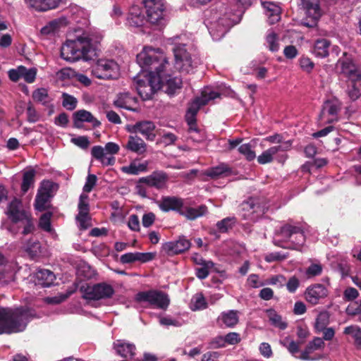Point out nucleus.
<instances>
[{"mask_svg":"<svg viewBox=\"0 0 361 361\" xmlns=\"http://www.w3.org/2000/svg\"><path fill=\"white\" fill-rule=\"evenodd\" d=\"M235 8L228 11L225 6L219 10H212L205 20V25L215 41L220 40L228 30L240 20L243 10L252 4V0H234Z\"/></svg>","mask_w":361,"mask_h":361,"instance_id":"obj_1","label":"nucleus"},{"mask_svg":"<svg viewBox=\"0 0 361 361\" xmlns=\"http://www.w3.org/2000/svg\"><path fill=\"white\" fill-rule=\"evenodd\" d=\"M100 37L83 32L74 39H68L61 49V56L69 62L82 59L89 61L97 55V44Z\"/></svg>","mask_w":361,"mask_h":361,"instance_id":"obj_2","label":"nucleus"},{"mask_svg":"<svg viewBox=\"0 0 361 361\" xmlns=\"http://www.w3.org/2000/svg\"><path fill=\"white\" fill-rule=\"evenodd\" d=\"M32 317L33 314L27 308L0 307V334L24 331Z\"/></svg>","mask_w":361,"mask_h":361,"instance_id":"obj_3","label":"nucleus"},{"mask_svg":"<svg viewBox=\"0 0 361 361\" xmlns=\"http://www.w3.org/2000/svg\"><path fill=\"white\" fill-rule=\"evenodd\" d=\"M169 43L173 45L172 49L175 58V68L180 73H190L200 64V59L191 55L185 48L188 39L185 35L176 36L169 39Z\"/></svg>","mask_w":361,"mask_h":361,"instance_id":"obj_4","label":"nucleus"},{"mask_svg":"<svg viewBox=\"0 0 361 361\" xmlns=\"http://www.w3.org/2000/svg\"><path fill=\"white\" fill-rule=\"evenodd\" d=\"M137 62L142 68V72L154 73L161 75L168 60L160 49L145 47L137 55Z\"/></svg>","mask_w":361,"mask_h":361,"instance_id":"obj_5","label":"nucleus"},{"mask_svg":"<svg viewBox=\"0 0 361 361\" xmlns=\"http://www.w3.org/2000/svg\"><path fill=\"white\" fill-rule=\"evenodd\" d=\"M274 243L283 248L299 250L304 244L305 237L301 227L286 224L276 231Z\"/></svg>","mask_w":361,"mask_h":361,"instance_id":"obj_6","label":"nucleus"},{"mask_svg":"<svg viewBox=\"0 0 361 361\" xmlns=\"http://www.w3.org/2000/svg\"><path fill=\"white\" fill-rule=\"evenodd\" d=\"M6 214L13 224L22 228L21 233L24 235L35 231V224L31 214L25 209L20 200L14 198L8 205Z\"/></svg>","mask_w":361,"mask_h":361,"instance_id":"obj_7","label":"nucleus"},{"mask_svg":"<svg viewBox=\"0 0 361 361\" xmlns=\"http://www.w3.org/2000/svg\"><path fill=\"white\" fill-rule=\"evenodd\" d=\"M134 86L143 100L152 99L154 94L161 87V75L154 73H139L133 79Z\"/></svg>","mask_w":361,"mask_h":361,"instance_id":"obj_8","label":"nucleus"},{"mask_svg":"<svg viewBox=\"0 0 361 361\" xmlns=\"http://www.w3.org/2000/svg\"><path fill=\"white\" fill-rule=\"evenodd\" d=\"M240 207L241 216L252 221L259 219L269 209L265 200L259 197H250L243 201Z\"/></svg>","mask_w":361,"mask_h":361,"instance_id":"obj_9","label":"nucleus"},{"mask_svg":"<svg viewBox=\"0 0 361 361\" xmlns=\"http://www.w3.org/2000/svg\"><path fill=\"white\" fill-rule=\"evenodd\" d=\"M135 301L154 308L166 310L170 303L167 294L157 290L140 291L135 295Z\"/></svg>","mask_w":361,"mask_h":361,"instance_id":"obj_10","label":"nucleus"},{"mask_svg":"<svg viewBox=\"0 0 361 361\" xmlns=\"http://www.w3.org/2000/svg\"><path fill=\"white\" fill-rule=\"evenodd\" d=\"M91 72L99 79H116L119 75V66L112 59H100L92 66Z\"/></svg>","mask_w":361,"mask_h":361,"instance_id":"obj_11","label":"nucleus"},{"mask_svg":"<svg viewBox=\"0 0 361 361\" xmlns=\"http://www.w3.org/2000/svg\"><path fill=\"white\" fill-rule=\"evenodd\" d=\"M80 291L82 293L84 298L94 300L111 298L114 294L113 286L105 282L92 286H82Z\"/></svg>","mask_w":361,"mask_h":361,"instance_id":"obj_12","label":"nucleus"},{"mask_svg":"<svg viewBox=\"0 0 361 361\" xmlns=\"http://www.w3.org/2000/svg\"><path fill=\"white\" fill-rule=\"evenodd\" d=\"M120 149L118 144L109 142L104 147L99 145L94 146L91 149L92 156L99 161L103 166H113L116 162L114 154H116Z\"/></svg>","mask_w":361,"mask_h":361,"instance_id":"obj_13","label":"nucleus"},{"mask_svg":"<svg viewBox=\"0 0 361 361\" xmlns=\"http://www.w3.org/2000/svg\"><path fill=\"white\" fill-rule=\"evenodd\" d=\"M143 4L150 23L158 25L165 24V4L164 0H143Z\"/></svg>","mask_w":361,"mask_h":361,"instance_id":"obj_14","label":"nucleus"},{"mask_svg":"<svg viewBox=\"0 0 361 361\" xmlns=\"http://www.w3.org/2000/svg\"><path fill=\"white\" fill-rule=\"evenodd\" d=\"M300 2L306 13V18L302 20L301 24L307 27H314L322 16L319 0H300Z\"/></svg>","mask_w":361,"mask_h":361,"instance_id":"obj_15","label":"nucleus"},{"mask_svg":"<svg viewBox=\"0 0 361 361\" xmlns=\"http://www.w3.org/2000/svg\"><path fill=\"white\" fill-rule=\"evenodd\" d=\"M340 105L338 101L328 100L324 102L319 120L322 124L332 123L338 120Z\"/></svg>","mask_w":361,"mask_h":361,"instance_id":"obj_16","label":"nucleus"},{"mask_svg":"<svg viewBox=\"0 0 361 361\" xmlns=\"http://www.w3.org/2000/svg\"><path fill=\"white\" fill-rule=\"evenodd\" d=\"M337 68H340V73L350 80H355L361 78V72L357 66L353 63L352 59L346 56L338 61Z\"/></svg>","mask_w":361,"mask_h":361,"instance_id":"obj_17","label":"nucleus"},{"mask_svg":"<svg viewBox=\"0 0 361 361\" xmlns=\"http://www.w3.org/2000/svg\"><path fill=\"white\" fill-rule=\"evenodd\" d=\"M328 295L327 288L321 283H315L307 288L305 298L309 303L315 305Z\"/></svg>","mask_w":361,"mask_h":361,"instance_id":"obj_18","label":"nucleus"},{"mask_svg":"<svg viewBox=\"0 0 361 361\" xmlns=\"http://www.w3.org/2000/svg\"><path fill=\"white\" fill-rule=\"evenodd\" d=\"M331 269L338 273L342 279L350 275V265L349 259L345 254H338L329 259Z\"/></svg>","mask_w":361,"mask_h":361,"instance_id":"obj_19","label":"nucleus"},{"mask_svg":"<svg viewBox=\"0 0 361 361\" xmlns=\"http://www.w3.org/2000/svg\"><path fill=\"white\" fill-rule=\"evenodd\" d=\"M220 94H221L215 91L209 90H204L200 97H196L190 103L187 111L197 114L200 106L208 104L212 100L219 98Z\"/></svg>","mask_w":361,"mask_h":361,"instance_id":"obj_20","label":"nucleus"},{"mask_svg":"<svg viewBox=\"0 0 361 361\" xmlns=\"http://www.w3.org/2000/svg\"><path fill=\"white\" fill-rule=\"evenodd\" d=\"M15 263L7 260L0 253V286H4L14 279Z\"/></svg>","mask_w":361,"mask_h":361,"instance_id":"obj_21","label":"nucleus"},{"mask_svg":"<svg viewBox=\"0 0 361 361\" xmlns=\"http://www.w3.org/2000/svg\"><path fill=\"white\" fill-rule=\"evenodd\" d=\"M168 180L167 174L162 171H154L151 175L140 178V183H143L149 187L161 189L165 187Z\"/></svg>","mask_w":361,"mask_h":361,"instance_id":"obj_22","label":"nucleus"},{"mask_svg":"<svg viewBox=\"0 0 361 361\" xmlns=\"http://www.w3.org/2000/svg\"><path fill=\"white\" fill-rule=\"evenodd\" d=\"M183 199L175 196L164 197L161 200L159 207L163 212L175 211L180 214L184 205Z\"/></svg>","mask_w":361,"mask_h":361,"instance_id":"obj_23","label":"nucleus"},{"mask_svg":"<svg viewBox=\"0 0 361 361\" xmlns=\"http://www.w3.org/2000/svg\"><path fill=\"white\" fill-rule=\"evenodd\" d=\"M113 348L116 353L123 358H133L135 355L136 347L126 340L118 339L114 342Z\"/></svg>","mask_w":361,"mask_h":361,"instance_id":"obj_24","label":"nucleus"},{"mask_svg":"<svg viewBox=\"0 0 361 361\" xmlns=\"http://www.w3.org/2000/svg\"><path fill=\"white\" fill-rule=\"evenodd\" d=\"M290 149V144L286 142L281 146H273L264 150L257 157V162L259 164L271 163L279 152H285Z\"/></svg>","mask_w":361,"mask_h":361,"instance_id":"obj_25","label":"nucleus"},{"mask_svg":"<svg viewBox=\"0 0 361 361\" xmlns=\"http://www.w3.org/2000/svg\"><path fill=\"white\" fill-rule=\"evenodd\" d=\"M127 23L132 27H141L146 22V18L142 8L139 6H133L128 14Z\"/></svg>","mask_w":361,"mask_h":361,"instance_id":"obj_26","label":"nucleus"},{"mask_svg":"<svg viewBox=\"0 0 361 361\" xmlns=\"http://www.w3.org/2000/svg\"><path fill=\"white\" fill-rule=\"evenodd\" d=\"M133 129L135 133L142 134L148 140L152 141L156 137L154 133L155 125L152 121H143L137 122L133 126Z\"/></svg>","mask_w":361,"mask_h":361,"instance_id":"obj_27","label":"nucleus"},{"mask_svg":"<svg viewBox=\"0 0 361 361\" xmlns=\"http://www.w3.org/2000/svg\"><path fill=\"white\" fill-rule=\"evenodd\" d=\"M74 126L76 128H80L83 122L91 123L93 127H98L101 123L95 118L92 114L86 110H78L73 114Z\"/></svg>","mask_w":361,"mask_h":361,"instance_id":"obj_28","label":"nucleus"},{"mask_svg":"<svg viewBox=\"0 0 361 361\" xmlns=\"http://www.w3.org/2000/svg\"><path fill=\"white\" fill-rule=\"evenodd\" d=\"M190 242L185 238H180L178 240L168 242L164 244V249L169 254H178L188 250Z\"/></svg>","mask_w":361,"mask_h":361,"instance_id":"obj_29","label":"nucleus"},{"mask_svg":"<svg viewBox=\"0 0 361 361\" xmlns=\"http://www.w3.org/2000/svg\"><path fill=\"white\" fill-rule=\"evenodd\" d=\"M34 278L35 283L43 287H49L56 279L54 274L46 269H38L35 273Z\"/></svg>","mask_w":361,"mask_h":361,"instance_id":"obj_30","label":"nucleus"},{"mask_svg":"<svg viewBox=\"0 0 361 361\" xmlns=\"http://www.w3.org/2000/svg\"><path fill=\"white\" fill-rule=\"evenodd\" d=\"M163 82L161 86L165 88V92L169 96H173L178 90H180L182 87V80L179 77H171L169 75L164 78V75L161 73Z\"/></svg>","mask_w":361,"mask_h":361,"instance_id":"obj_31","label":"nucleus"},{"mask_svg":"<svg viewBox=\"0 0 361 361\" xmlns=\"http://www.w3.org/2000/svg\"><path fill=\"white\" fill-rule=\"evenodd\" d=\"M217 322L228 328H233L239 322V312L235 310L224 311L219 315Z\"/></svg>","mask_w":361,"mask_h":361,"instance_id":"obj_32","label":"nucleus"},{"mask_svg":"<svg viewBox=\"0 0 361 361\" xmlns=\"http://www.w3.org/2000/svg\"><path fill=\"white\" fill-rule=\"evenodd\" d=\"M126 149L137 154H142L146 152L147 145L144 140L137 135H130Z\"/></svg>","mask_w":361,"mask_h":361,"instance_id":"obj_33","label":"nucleus"},{"mask_svg":"<svg viewBox=\"0 0 361 361\" xmlns=\"http://www.w3.org/2000/svg\"><path fill=\"white\" fill-rule=\"evenodd\" d=\"M265 15L269 24H274L281 19V8L271 2L262 3Z\"/></svg>","mask_w":361,"mask_h":361,"instance_id":"obj_34","label":"nucleus"},{"mask_svg":"<svg viewBox=\"0 0 361 361\" xmlns=\"http://www.w3.org/2000/svg\"><path fill=\"white\" fill-rule=\"evenodd\" d=\"M331 42L329 40L321 38L314 42L312 54L318 58H325L329 56Z\"/></svg>","mask_w":361,"mask_h":361,"instance_id":"obj_35","label":"nucleus"},{"mask_svg":"<svg viewBox=\"0 0 361 361\" xmlns=\"http://www.w3.org/2000/svg\"><path fill=\"white\" fill-rule=\"evenodd\" d=\"M207 212V208L204 205H200L197 208H193L183 205V209L180 215H182L189 220H195L202 216Z\"/></svg>","mask_w":361,"mask_h":361,"instance_id":"obj_36","label":"nucleus"},{"mask_svg":"<svg viewBox=\"0 0 361 361\" xmlns=\"http://www.w3.org/2000/svg\"><path fill=\"white\" fill-rule=\"evenodd\" d=\"M61 0H29V5L38 11H46L56 8Z\"/></svg>","mask_w":361,"mask_h":361,"instance_id":"obj_37","label":"nucleus"},{"mask_svg":"<svg viewBox=\"0 0 361 361\" xmlns=\"http://www.w3.org/2000/svg\"><path fill=\"white\" fill-rule=\"evenodd\" d=\"M231 173V170L227 165L224 164L212 167L205 171L204 174L210 177L212 179H216L221 177L227 176Z\"/></svg>","mask_w":361,"mask_h":361,"instance_id":"obj_38","label":"nucleus"},{"mask_svg":"<svg viewBox=\"0 0 361 361\" xmlns=\"http://www.w3.org/2000/svg\"><path fill=\"white\" fill-rule=\"evenodd\" d=\"M149 166V161H145L142 163L136 164L132 162L128 166H125L121 168V171L127 174L130 175H138L140 173L147 171Z\"/></svg>","mask_w":361,"mask_h":361,"instance_id":"obj_39","label":"nucleus"},{"mask_svg":"<svg viewBox=\"0 0 361 361\" xmlns=\"http://www.w3.org/2000/svg\"><path fill=\"white\" fill-rule=\"evenodd\" d=\"M267 315L270 324L280 330H284L287 328L288 324L274 310L269 309L267 310Z\"/></svg>","mask_w":361,"mask_h":361,"instance_id":"obj_40","label":"nucleus"},{"mask_svg":"<svg viewBox=\"0 0 361 361\" xmlns=\"http://www.w3.org/2000/svg\"><path fill=\"white\" fill-rule=\"evenodd\" d=\"M135 102V98L132 97L129 93L123 92L118 95L117 99L114 101V105L118 108L135 111V109L130 106V103Z\"/></svg>","mask_w":361,"mask_h":361,"instance_id":"obj_41","label":"nucleus"},{"mask_svg":"<svg viewBox=\"0 0 361 361\" xmlns=\"http://www.w3.org/2000/svg\"><path fill=\"white\" fill-rule=\"evenodd\" d=\"M207 307V302L202 293H197L191 299L190 309L192 311L204 310Z\"/></svg>","mask_w":361,"mask_h":361,"instance_id":"obj_42","label":"nucleus"},{"mask_svg":"<svg viewBox=\"0 0 361 361\" xmlns=\"http://www.w3.org/2000/svg\"><path fill=\"white\" fill-rule=\"evenodd\" d=\"M329 313L326 311H322L316 318L314 328L317 332H322L329 324Z\"/></svg>","mask_w":361,"mask_h":361,"instance_id":"obj_43","label":"nucleus"},{"mask_svg":"<svg viewBox=\"0 0 361 361\" xmlns=\"http://www.w3.org/2000/svg\"><path fill=\"white\" fill-rule=\"evenodd\" d=\"M40 243L37 240H30L23 246V249L32 258L37 257L40 253Z\"/></svg>","mask_w":361,"mask_h":361,"instance_id":"obj_44","label":"nucleus"},{"mask_svg":"<svg viewBox=\"0 0 361 361\" xmlns=\"http://www.w3.org/2000/svg\"><path fill=\"white\" fill-rule=\"evenodd\" d=\"M348 85V94L352 100H356L361 96V80L360 78L350 80Z\"/></svg>","mask_w":361,"mask_h":361,"instance_id":"obj_45","label":"nucleus"},{"mask_svg":"<svg viewBox=\"0 0 361 361\" xmlns=\"http://www.w3.org/2000/svg\"><path fill=\"white\" fill-rule=\"evenodd\" d=\"M35 176V171L34 169H29L24 172L21 184V190L24 193H25L30 187L33 186Z\"/></svg>","mask_w":361,"mask_h":361,"instance_id":"obj_46","label":"nucleus"},{"mask_svg":"<svg viewBox=\"0 0 361 361\" xmlns=\"http://www.w3.org/2000/svg\"><path fill=\"white\" fill-rule=\"evenodd\" d=\"M254 147V145L251 143L243 144L238 147V152L243 155L247 161H250L256 158Z\"/></svg>","mask_w":361,"mask_h":361,"instance_id":"obj_47","label":"nucleus"},{"mask_svg":"<svg viewBox=\"0 0 361 361\" xmlns=\"http://www.w3.org/2000/svg\"><path fill=\"white\" fill-rule=\"evenodd\" d=\"M32 98L35 102H39L44 105L50 102V97L48 94V90L45 88H38L32 93Z\"/></svg>","mask_w":361,"mask_h":361,"instance_id":"obj_48","label":"nucleus"},{"mask_svg":"<svg viewBox=\"0 0 361 361\" xmlns=\"http://www.w3.org/2000/svg\"><path fill=\"white\" fill-rule=\"evenodd\" d=\"M50 197V196L47 195L46 194L38 192L35 197V209L39 212L45 210L47 208V204Z\"/></svg>","mask_w":361,"mask_h":361,"instance_id":"obj_49","label":"nucleus"},{"mask_svg":"<svg viewBox=\"0 0 361 361\" xmlns=\"http://www.w3.org/2000/svg\"><path fill=\"white\" fill-rule=\"evenodd\" d=\"M62 25V21L54 20L50 21L47 25L41 29V33L43 35H53L58 32Z\"/></svg>","mask_w":361,"mask_h":361,"instance_id":"obj_50","label":"nucleus"},{"mask_svg":"<svg viewBox=\"0 0 361 361\" xmlns=\"http://www.w3.org/2000/svg\"><path fill=\"white\" fill-rule=\"evenodd\" d=\"M214 263L208 260L204 265L201 266V267L195 269V275L200 279H206L209 274V269L213 267Z\"/></svg>","mask_w":361,"mask_h":361,"instance_id":"obj_51","label":"nucleus"},{"mask_svg":"<svg viewBox=\"0 0 361 361\" xmlns=\"http://www.w3.org/2000/svg\"><path fill=\"white\" fill-rule=\"evenodd\" d=\"M266 42L270 51H277L279 50L278 37L273 31L269 32L266 37Z\"/></svg>","mask_w":361,"mask_h":361,"instance_id":"obj_52","label":"nucleus"},{"mask_svg":"<svg viewBox=\"0 0 361 361\" xmlns=\"http://www.w3.org/2000/svg\"><path fill=\"white\" fill-rule=\"evenodd\" d=\"M76 219L80 230H86L91 226V218L89 213H78Z\"/></svg>","mask_w":361,"mask_h":361,"instance_id":"obj_53","label":"nucleus"},{"mask_svg":"<svg viewBox=\"0 0 361 361\" xmlns=\"http://www.w3.org/2000/svg\"><path fill=\"white\" fill-rule=\"evenodd\" d=\"M62 105L64 108L69 111H72L75 109L78 101L73 96L67 93H63L62 94Z\"/></svg>","mask_w":361,"mask_h":361,"instance_id":"obj_54","label":"nucleus"},{"mask_svg":"<svg viewBox=\"0 0 361 361\" xmlns=\"http://www.w3.org/2000/svg\"><path fill=\"white\" fill-rule=\"evenodd\" d=\"M52 214L46 212L42 214L39 221V226L44 231L50 232L51 231V218Z\"/></svg>","mask_w":361,"mask_h":361,"instance_id":"obj_55","label":"nucleus"},{"mask_svg":"<svg viewBox=\"0 0 361 361\" xmlns=\"http://www.w3.org/2000/svg\"><path fill=\"white\" fill-rule=\"evenodd\" d=\"M235 218L227 217L216 223V227L221 233L226 232L235 224Z\"/></svg>","mask_w":361,"mask_h":361,"instance_id":"obj_56","label":"nucleus"},{"mask_svg":"<svg viewBox=\"0 0 361 361\" xmlns=\"http://www.w3.org/2000/svg\"><path fill=\"white\" fill-rule=\"evenodd\" d=\"M346 312L349 315L357 316L360 322H361V300L350 304L347 309Z\"/></svg>","mask_w":361,"mask_h":361,"instance_id":"obj_57","label":"nucleus"},{"mask_svg":"<svg viewBox=\"0 0 361 361\" xmlns=\"http://www.w3.org/2000/svg\"><path fill=\"white\" fill-rule=\"evenodd\" d=\"M264 140L271 143L279 144L277 146H281L286 142H288L290 144V148L292 146V141L283 140V137L281 134L276 133L272 135H269Z\"/></svg>","mask_w":361,"mask_h":361,"instance_id":"obj_58","label":"nucleus"},{"mask_svg":"<svg viewBox=\"0 0 361 361\" xmlns=\"http://www.w3.org/2000/svg\"><path fill=\"white\" fill-rule=\"evenodd\" d=\"M322 266L320 264H312L307 269L305 274L308 277L319 276L322 272Z\"/></svg>","mask_w":361,"mask_h":361,"instance_id":"obj_59","label":"nucleus"},{"mask_svg":"<svg viewBox=\"0 0 361 361\" xmlns=\"http://www.w3.org/2000/svg\"><path fill=\"white\" fill-rule=\"evenodd\" d=\"M78 210V213H89L88 196L87 195L82 194L80 195Z\"/></svg>","mask_w":361,"mask_h":361,"instance_id":"obj_60","label":"nucleus"},{"mask_svg":"<svg viewBox=\"0 0 361 361\" xmlns=\"http://www.w3.org/2000/svg\"><path fill=\"white\" fill-rule=\"evenodd\" d=\"M54 184L49 180H44L41 183V186L38 190V192L46 194L51 197V192L54 188Z\"/></svg>","mask_w":361,"mask_h":361,"instance_id":"obj_61","label":"nucleus"},{"mask_svg":"<svg viewBox=\"0 0 361 361\" xmlns=\"http://www.w3.org/2000/svg\"><path fill=\"white\" fill-rule=\"evenodd\" d=\"M97 176L93 174H89L87 177L86 182L83 187V191L85 192H90L97 183Z\"/></svg>","mask_w":361,"mask_h":361,"instance_id":"obj_62","label":"nucleus"},{"mask_svg":"<svg viewBox=\"0 0 361 361\" xmlns=\"http://www.w3.org/2000/svg\"><path fill=\"white\" fill-rule=\"evenodd\" d=\"M300 68L307 73L310 72L314 68V63L308 57L302 56L300 59Z\"/></svg>","mask_w":361,"mask_h":361,"instance_id":"obj_63","label":"nucleus"},{"mask_svg":"<svg viewBox=\"0 0 361 361\" xmlns=\"http://www.w3.org/2000/svg\"><path fill=\"white\" fill-rule=\"evenodd\" d=\"M359 295V293L355 288L348 287L343 292V297L348 301H352L356 299Z\"/></svg>","mask_w":361,"mask_h":361,"instance_id":"obj_64","label":"nucleus"}]
</instances>
